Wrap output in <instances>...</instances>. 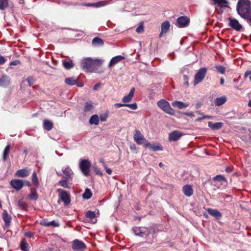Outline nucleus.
<instances>
[{
  "instance_id": "obj_1",
  "label": "nucleus",
  "mask_w": 251,
  "mask_h": 251,
  "mask_svg": "<svg viewBox=\"0 0 251 251\" xmlns=\"http://www.w3.org/2000/svg\"><path fill=\"white\" fill-rule=\"evenodd\" d=\"M238 14L251 24V2L249 0H239L236 5Z\"/></svg>"
},
{
  "instance_id": "obj_2",
  "label": "nucleus",
  "mask_w": 251,
  "mask_h": 251,
  "mask_svg": "<svg viewBox=\"0 0 251 251\" xmlns=\"http://www.w3.org/2000/svg\"><path fill=\"white\" fill-rule=\"evenodd\" d=\"M103 62V60L100 59H93L90 57H87L81 60L80 66L87 72L96 73L97 72L94 68V66H100Z\"/></svg>"
},
{
  "instance_id": "obj_3",
  "label": "nucleus",
  "mask_w": 251,
  "mask_h": 251,
  "mask_svg": "<svg viewBox=\"0 0 251 251\" xmlns=\"http://www.w3.org/2000/svg\"><path fill=\"white\" fill-rule=\"evenodd\" d=\"M157 106L163 111L171 115L175 114V110L171 107L170 103L164 99H161L157 102Z\"/></svg>"
},
{
  "instance_id": "obj_4",
  "label": "nucleus",
  "mask_w": 251,
  "mask_h": 251,
  "mask_svg": "<svg viewBox=\"0 0 251 251\" xmlns=\"http://www.w3.org/2000/svg\"><path fill=\"white\" fill-rule=\"evenodd\" d=\"M133 139L137 145H143L145 147L149 146L148 141L145 138L141 131L138 129H135L134 131Z\"/></svg>"
},
{
  "instance_id": "obj_5",
  "label": "nucleus",
  "mask_w": 251,
  "mask_h": 251,
  "mask_svg": "<svg viewBox=\"0 0 251 251\" xmlns=\"http://www.w3.org/2000/svg\"><path fill=\"white\" fill-rule=\"evenodd\" d=\"M91 163L88 159H82L79 163V168L85 176H89L90 175V168Z\"/></svg>"
},
{
  "instance_id": "obj_6",
  "label": "nucleus",
  "mask_w": 251,
  "mask_h": 251,
  "mask_svg": "<svg viewBox=\"0 0 251 251\" xmlns=\"http://www.w3.org/2000/svg\"><path fill=\"white\" fill-rule=\"evenodd\" d=\"M206 72L207 69L205 68H202L199 70L195 76L194 85H196L203 80L206 75Z\"/></svg>"
},
{
  "instance_id": "obj_7",
  "label": "nucleus",
  "mask_w": 251,
  "mask_h": 251,
  "mask_svg": "<svg viewBox=\"0 0 251 251\" xmlns=\"http://www.w3.org/2000/svg\"><path fill=\"white\" fill-rule=\"evenodd\" d=\"M57 192L59 193V198L63 201L64 205H67L70 203L71 199L69 193L61 189H57Z\"/></svg>"
},
{
  "instance_id": "obj_8",
  "label": "nucleus",
  "mask_w": 251,
  "mask_h": 251,
  "mask_svg": "<svg viewBox=\"0 0 251 251\" xmlns=\"http://www.w3.org/2000/svg\"><path fill=\"white\" fill-rule=\"evenodd\" d=\"M72 248L74 251H84L86 246L83 242L75 239L72 242Z\"/></svg>"
},
{
  "instance_id": "obj_9",
  "label": "nucleus",
  "mask_w": 251,
  "mask_h": 251,
  "mask_svg": "<svg viewBox=\"0 0 251 251\" xmlns=\"http://www.w3.org/2000/svg\"><path fill=\"white\" fill-rule=\"evenodd\" d=\"M229 23L228 25L236 31H240L242 28V25L239 23L238 21L236 19H233L231 17L228 18Z\"/></svg>"
},
{
  "instance_id": "obj_10",
  "label": "nucleus",
  "mask_w": 251,
  "mask_h": 251,
  "mask_svg": "<svg viewBox=\"0 0 251 251\" xmlns=\"http://www.w3.org/2000/svg\"><path fill=\"white\" fill-rule=\"evenodd\" d=\"M183 134L178 130H174L171 132L169 134V140L172 141H176L180 138Z\"/></svg>"
},
{
  "instance_id": "obj_11",
  "label": "nucleus",
  "mask_w": 251,
  "mask_h": 251,
  "mask_svg": "<svg viewBox=\"0 0 251 251\" xmlns=\"http://www.w3.org/2000/svg\"><path fill=\"white\" fill-rule=\"evenodd\" d=\"M189 23V19L186 16H181L177 18L176 25L179 27L187 26Z\"/></svg>"
},
{
  "instance_id": "obj_12",
  "label": "nucleus",
  "mask_w": 251,
  "mask_h": 251,
  "mask_svg": "<svg viewBox=\"0 0 251 251\" xmlns=\"http://www.w3.org/2000/svg\"><path fill=\"white\" fill-rule=\"evenodd\" d=\"M10 185L16 190H20L24 186V182L21 179H14L11 180Z\"/></svg>"
},
{
  "instance_id": "obj_13",
  "label": "nucleus",
  "mask_w": 251,
  "mask_h": 251,
  "mask_svg": "<svg viewBox=\"0 0 251 251\" xmlns=\"http://www.w3.org/2000/svg\"><path fill=\"white\" fill-rule=\"evenodd\" d=\"M11 82L10 78L6 75H3L0 78V86L6 88L9 86Z\"/></svg>"
},
{
  "instance_id": "obj_14",
  "label": "nucleus",
  "mask_w": 251,
  "mask_h": 251,
  "mask_svg": "<svg viewBox=\"0 0 251 251\" xmlns=\"http://www.w3.org/2000/svg\"><path fill=\"white\" fill-rule=\"evenodd\" d=\"M62 171L64 175L63 176V178L67 179L68 180L71 179L73 172L70 167L66 166L62 168Z\"/></svg>"
},
{
  "instance_id": "obj_15",
  "label": "nucleus",
  "mask_w": 251,
  "mask_h": 251,
  "mask_svg": "<svg viewBox=\"0 0 251 251\" xmlns=\"http://www.w3.org/2000/svg\"><path fill=\"white\" fill-rule=\"evenodd\" d=\"M30 172V170L27 168L18 170L16 173V176L20 177H25L27 176Z\"/></svg>"
},
{
  "instance_id": "obj_16",
  "label": "nucleus",
  "mask_w": 251,
  "mask_h": 251,
  "mask_svg": "<svg viewBox=\"0 0 251 251\" xmlns=\"http://www.w3.org/2000/svg\"><path fill=\"white\" fill-rule=\"evenodd\" d=\"M2 218L5 223V226L8 227L11 222V217L8 214L6 210H3Z\"/></svg>"
},
{
  "instance_id": "obj_17",
  "label": "nucleus",
  "mask_w": 251,
  "mask_h": 251,
  "mask_svg": "<svg viewBox=\"0 0 251 251\" xmlns=\"http://www.w3.org/2000/svg\"><path fill=\"white\" fill-rule=\"evenodd\" d=\"M133 232L136 236L143 237L146 234V228L141 227H135L132 229Z\"/></svg>"
},
{
  "instance_id": "obj_18",
  "label": "nucleus",
  "mask_w": 251,
  "mask_h": 251,
  "mask_svg": "<svg viewBox=\"0 0 251 251\" xmlns=\"http://www.w3.org/2000/svg\"><path fill=\"white\" fill-rule=\"evenodd\" d=\"M170 27V23L168 21H166L162 23L161 25V31L159 34V37L162 36L164 33H166L169 30Z\"/></svg>"
},
{
  "instance_id": "obj_19",
  "label": "nucleus",
  "mask_w": 251,
  "mask_h": 251,
  "mask_svg": "<svg viewBox=\"0 0 251 251\" xmlns=\"http://www.w3.org/2000/svg\"><path fill=\"white\" fill-rule=\"evenodd\" d=\"M207 211L210 215H212L217 220H219L222 217L221 213L217 209L208 208Z\"/></svg>"
},
{
  "instance_id": "obj_20",
  "label": "nucleus",
  "mask_w": 251,
  "mask_h": 251,
  "mask_svg": "<svg viewBox=\"0 0 251 251\" xmlns=\"http://www.w3.org/2000/svg\"><path fill=\"white\" fill-rule=\"evenodd\" d=\"M134 92L135 88H132L130 90L129 93L127 95L123 97V98L122 99L123 102L125 103L130 102L133 97Z\"/></svg>"
},
{
  "instance_id": "obj_21",
  "label": "nucleus",
  "mask_w": 251,
  "mask_h": 251,
  "mask_svg": "<svg viewBox=\"0 0 251 251\" xmlns=\"http://www.w3.org/2000/svg\"><path fill=\"white\" fill-rule=\"evenodd\" d=\"M183 192L184 195L187 197L191 196L193 194V190L191 185L187 184L183 187Z\"/></svg>"
},
{
  "instance_id": "obj_22",
  "label": "nucleus",
  "mask_w": 251,
  "mask_h": 251,
  "mask_svg": "<svg viewBox=\"0 0 251 251\" xmlns=\"http://www.w3.org/2000/svg\"><path fill=\"white\" fill-rule=\"evenodd\" d=\"M125 57L122 55H117L116 56L110 60V62L108 65L109 67H111L116 64L119 62L120 61L123 60Z\"/></svg>"
},
{
  "instance_id": "obj_23",
  "label": "nucleus",
  "mask_w": 251,
  "mask_h": 251,
  "mask_svg": "<svg viewBox=\"0 0 251 251\" xmlns=\"http://www.w3.org/2000/svg\"><path fill=\"white\" fill-rule=\"evenodd\" d=\"M223 124L221 122L215 123H213L211 122H208V125L209 127H210L213 130H218L220 129Z\"/></svg>"
},
{
  "instance_id": "obj_24",
  "label": "nucleus",
  "mask_w": 251,
  "mask_h": 251,
  "mask_svg": "<svg viewBox=\"0 0 251 251\" xmlns=\"http://www.w3.org/2000/svg\"><path fill=\"white\" fill-rule=\"evenodd\" d=\"M112 2V0H105L95 2L93 5H95V7L99 8L101 7H104L108 5L109 3Z\"/></svg>"
},
{
  "instance_id": "obj_25",
  "label": "nucleus",
  "mask_w": 251,
  "mask_h": 251,
  "mask_svg": "<svg viewBox=\"0 0 251 251\" xmlns=\"http://www.w3.org/2000/svg\"><path fill=\"white\" fill-rule=\"evenodd\" d=\"M172 104L173 106H176L178 107L179 109H182L183 108L187 107L189 106L188 103H185L180 101L176 100L174 101L172 103Z\"/></svg>"
},
{
  "instance_id": "obj_26",
  "label": "nucleus",
  "mask_w": 251,
  "mask_h": 251,
  "mask_svg": "<svg viewBox=\"0 0 251 251\" xmlns=\"http://www.w3.org/2000/svg\"><path fill=\"white\" fill-rule=\"evenodd\" d=\"M94 105L91 102H86L84 107V112L86 114L92 112Z\"/></svg>"
},
{
  "instance_id": "obj_27",
  "label": "nucleus",
  "mask_w": 251,
  "mask_h": 251,
  "mask_svg": "<svg viewBox=\"0 0 251 251\" xmlns=\"http://www.w3.org/2000/svg\"><path fill=\"white\" fill-rule=\"evenodd\" d=\"M226 101V98L225 96L217 98L214 100L215 104L217 106H220L223 104Z\"/></svg>"
},
{
  "instance_id": "obj_28",
  "label": "nucleus",
  "mask_w": 251,
  "mask_h": 251,
  "mask_svg": "<svg viewBox=\"0 0 251 251\" xmlns=\"http://www.w3.org/2000/svg\"><path fill=\"white\" fill-rule=\"evenodd\" d=\"M20 248L23 251H29V245L25 239H22L21 241Z\"/></svg>"
},
{
  "instance_id": "obj_29",
  "label": "nucleus",
  "mask_w": 251,
  "mask_h": 251,
  "mask_svg": "<svg viewBox=\"0 0 251 251\" xmlns=\"http://www.w3.org/2000/svg\"><path fill=\"white\" fill-rule=\"evenodd\" d=\"M65 82L68 85H75L77 82V79L75 77H67L65 79Z\"/></svg>"
},
{
  "instance_id": "obj_30",
  "label": "nucleus",
  "mask_w": 251,
  "mask_h": 251,
  "mask_svg": "<svg viewBox=\"0 0 251 251\" xmlns=\"http://www.w3.org/2000/svg\"><path fill=\"white\" fill-rule=\"evenodd\" d=\"M92 44L93 46L98 47L102 46L104 43L101 38L95 37L93 39Z\"/></svg>"
},
{
  "instance_id": "obj_31",
  "label": "nucleus",
  "mask_w": 251,
  "mask_h": 251,
  "mask_svg": "<svg viewBox=\"0 0 251 251\" xmlns=\"http://www.w3.org/2000/svg\"><path fill=\"white\" fill-rule=\"evenodd\" d=\"M44 128L48 130H50L53 127V124L52 122L48 120H45L43 122Z\"/></svg>"
},
{
  "instance_id": "obj_32",
  "label": "nucleus",
  "mask_w": 251,
  "mask_h": 251,
  "mask_svg": "<svg viewBox=\"0 0 251 251\" xmlns=\"http://www.w3.org/2000/svg\"><path fill=\"white\" fill-rule=\"evenodd\" d=\"M89 123L90 125H98L99 124V116L96 114L92 115L90 118Z\"/></svg>"
},
{
  "instance_id": "obj_33",
  "label": "nucleus",
  "mask_w": 251,
  "mask_h": 251,
  "mask_svg": "<svg viewBox=\"0 0 251 251\" xmlns=\"http://www.w3.org/2000/svg\"><path fill=\"white\" fill-rule=\"evenodd\" d=\"M148 144H149V146L148 147H145L146 148L149 149L150 150H151L152 151H162V148L158 145H151L149 141Z\"/></svg>"
},
{
  "instance_id": "obj_34",
  "label": "nucleus",
  "mask_w": 251,
  "mask_h": 251,
  "mask_svg": "<svg viewBox=\"0 0 251 251\" xmlns=\"http://www.w3.org/2000/svg\"><path fill=\"white\" fill-rule=\"evenodd\" d=\"M62 64L63 67L66 69H70L74 67V64L72 60H64L62 61Z\"/></svg>"
},
{
  "instance_id": "obj_35",
  "label": "nucleus",
  "mask_w": 251,
  "mask_h": 251,
  "mask_svg": "<svg viewBox=\"0 0 251 251\" xmlns=\"http://www.w3.org/2000/svg\"><path fill=\"white\" fill-rule=\"evenodd\" d=\"M92 196V193L91 190L89 188H86L85 190L84 193L82 195V197L84 199L88 200L91 198Z\"/></svg>"
},
{
  "instance_id": "obj_36",
  "label": "nucleus",
  "mask_w": 251,
  "mask_h": 251,
  "mask_svg": "<svg viewBox=\"0 0 251 251\" xmlns=\"http://www.w3.org/2000/svg\"><path fill=\"white\" fill-rule=\"evenodd\" d=\"M216 71L221 74H224L226 71V68L220 65H217L215 67Z\"/></svg>"
},
{
  "instance_id": "obj_37",
  "label": "nucleus",
  "mask_w": 251,
  "mask_h": 251,
  "mask_svg": "<svg viewBox=\"0 0 251 251\" xmlns=\"http://www.w3.org/2000/svg\"><path fill=\"white\" fill-rule=\"evenodd\" d=\"M32 181L35 186L37 187L39 186V183L38 181V179L36 173L35 171L33 172L32 175Z\"/></svg>"
},
{
  "instance_id": "obj_38",
  "label": "nucleus",
  "mask_w": 251,
  "mask_h": 251,
  "mask_svg": "<svg viewBox=\"0 0 251 251\" xmlns=\"http://www.w3.org/2000/svg\"><path fill=\"white\" fill-rule=\"evenodd\" d=\"M213 179L215 181H217L221 182H226V180L225 177L223 176L220 175L216 176L213 177Z\"/></svg>"
},
{
  "instance_id": "obj_39",
  "label": "nucleus",
  "mask_w": 251,
  "mask_h": 251,
  "mask_svg": "<svg viewBox=\"0 0 251 251\" xmlns=\"http://www.w3.org/2000/svg\"><path fill=\"white\" fill-rule=\"evenodd\" d=\"M8 0H0V10H4L8 7Z\"/></svg>"
},
{
  "instance_id": "obj_40",
  "label": "nucleus",
  "mask_w": 251,
  "mask_h": 251,
  "mask_svg": "<svg viewBox=\"0 0 251 251\" xmlns=\"http://www.w3.org/2000/svg\"><path fill=\"white\" fill-rule=\"evenodd\" d=\"M96 217L95 212L92 211H88L86 214V217L92 221Z\"/></svg>"
},
{
  "instance_id": "obj_41",
  "label": "nucleus",
  "mask_w": 251,
  "mask_h": 251,
  "mask_svg": "<svg viewBox=\"0 0 251 251\" xmlns=\"http://www.w3.org/2000/svg\"><path fill=\"white\" fill-rule=\"evenodd\" d=\"M29 199L33 200H36L38 198V194L35 190H31L29 195Z\"/></svg>"
},
{
  "instance_id": "obj_42",
  "label": "nucleus",
  "mask_w": 251,
  "mask_h": 251,
  "mask_svg": "<svg viewBox=\"0 0 251 251\" xmlns=\"http://www.w3.org/2000/svg\"><path fill=\"white\" fill-rule=\"evenodd\" d=\"M67 180L68 179L66 178L61 179L58 182V184L64 188H69V186L67 182Z\"/></svg>"
},
{
  "instance_id": "obj_43",
  "label": "nucleus",
  "mask_w": 251,
  "mask_h": 251,
  "mask_svg": "<svg viewBox=\"0 0 251 251\" xmlns=\"http://www.w3.org/2000/svg\"><path fill=\"white\" fill-rule=\"evenodd\" d=\"M10 146L7 145L6 146V147L4 149L3 154V160L5 161L6 160V158L7 156L9 154V151H10Z\"/></svg>"
},
{
  "instance_id": "obj_44",
  "label": "nucleus",
  "mask_w": 251,
  "mask_h": 251,
  "mask_svg": "<svg viewBox=\"0 0 251 251\" xmlns=\"http://www.w3.org/2000/svg\"><path fill=\"white\" fill-rule=\"evenodd\" d=\"M18 206L21 209H25L27 206V204L22 200H20L18 201Z\"/></svg>"
},
{
  "instance_id": "obj_45",
  "label": "nucleus",
  "mask_w": 251,
  "mask_h": 251,
  "mask_svg": "<svg viewBox=\"0 0 251 251\" xmlns=\"http://www.w3.org/2000/svg\"><path fill=\"white\" fill-rule=\"evenodd\" d=\"M215 2L217 3L219 6L222 7L224 4H227L226 0H213Z\"/></svg>"
},
{
  "instance_id": "obj_46",
  "label": "nucleus",
  "mask_w": 251,
  "mask_h": 251,
  "mask_svg": "<svg viewBox=\"0 0 251 251\" xmlns=\"http://www.w3.org/2000/svg\"><path fill=\"white\" fill-rule=\"evenodd\" d=\"M136 31L138 33H141L144 31V25L143 23L140 24L139 26L136 29Z\"/></svg>"
},
{
  "instance_id": "obj_47",
  "label": "nucleus",
  "mask_w": 251,
  "mask_h": 251,
  "mask_svg": "<svg viewBox=\"0 0 251 251\" xmlns=\"http://www.w3.org/2000/svg\"><path fill=\"white\" fill-rule=\"evenodd\" d=\"M125 106L128 107L132 110H136L137 108V105L135 102L132 104L125 103Z\"/></svg>"
},
{
  "instance_id": "obj_48",
  "label": "nucleus",
  "mask_w": 251,
  "mask_h": 251,
  "mask_svg": "<svg viewBox=\"0 0 251 251\" xmlns=\"http://www.w3.org/2000/svg\"><path fill=\"white\" fill-rule=\"evenodd\" d=\"M108 117V115L107 113H103L100 116V119L101 122H105L106 121L107 118Z\"/></svg>"
},
{
  "instance_id": "obj_49",
  "label": "nucleus",
  "mask_w": 251,
  "mask_h": 251,
  "mask_svg": "<svg viewBox=\"0 0 251 251\" xmlns=\"http://www.w3.org/2000/svg\"><path fill=\"white\" fill-rule=\"evenodd\" d=\"M183 79L184 81V84L187 86H188L189 85V82H188L189 78H188V77L186 75H183Z\"/></svg>"
},
{
  "instance_id": "obj_50",
  "label": "nucleus",
  "mask_w": 251,
  "mask_h": 251,
  "mask_svg": "<svg viewBox=\"0 0 251 251\" xmlns=\"http://www.w3.org/2000/svg\"><path fill=\"white\" fill-rule=\"evenodd\" d=\"M20 64V61L18 60H15L14 61H12L10 63V66H16Z\"/></svg>"
},
{
  "instance_id": "obj_51",
  "label": "nucleus",
  "mask_w": 251,
  "mask_h": 251,
  "mask_svg": "<svg viewBox=\"0 0 251 251\" xmlns=\"http://www.w3.org/2000/svg\"><path fill=\"white\" fill-rule=\"evenodd\" d=\"M6 61V59H5V58L0 55V65H3Z\"/></svg>"
},
{
  "instance_id": "obj_52",
  "label": "nucleus",
  "mask_w": 251,
  "mask_h": 251,
  "mask_svg": "<svg viewBox=\"0 0 251 251\" xmlns=\"http://www.w3.org/2000/svg\"><path fill=\"white\" fill-rule=\"evenodd\" d=\"M26 81H27L29 86H31L33 84V80L31 77H28L26 79Z\"/></svg>"
},
{
  "instance_id": "obj_53",
  "label": "nucleus",
  "mask_w": 251,
  "mask_h": 251,
  "mask_svg": "<svg viewBox=\"0 0 251 251\" xmlns=\"http://www.w3.org/2000/svg\"><path fill=\"white\" fill-rule=\"evenodd\" d=\"M233 170V167L229 166L226 168L225 171L226 173H231Z\"/></svg>"
},
{
  "instance_id": "obj_54",
  "label": "nucleus",
  "mask_w": 251,
  "mask_h": 251,
  "mask_svg": "<svg viewBox=\"0 0 251 251\" xmlns=\"http://www.w3.org/2000/svg\"><path fill=\"white\" fill-rule=\"evenodd\" d=\"M185 115H186V116H189V117H194V114L193 112H184L183 113Z\"/></svg>"
},
{
  "instance_id": "obj_55",
  "label": "nucleus",
  "mask_w": 251,
  "mask_h": 251,
  "mask_svg": "<svg viewBox=\"0 0 251 251\" xmlns=\"http://www.w3.org/2000/svg\"><path fill=\"white\" fill-rule=\"evenodd\" d=\"M50 226H58L59 224L56 223L55 221H52L50 222Z\"/></svg>"
},
{
  "instance_id": "obj_56",
  "label": "nucleus",
  "mask_w": 251,
  "mask_h": 251,
  "mask_svg": "<svg viewBox=\"0 0 251 251\" xmlns=\"http://www.w3.org/2000/svg\"><path fill=\"white\" fill-rule=\"evenodd\" d=\"M114 106L116 108H120L123 106H125V103L122 104L120 103H116L114 104Z\"/></svg>"
},
{
  "instance_id": "obj_57",
  "label": "nucleus",
  "mask_w": 251,
  "mask_h": 251,
  "mask_svg": "<svg viewBox=\"0 0 251 251\" xmlns=\"http://www.w3.org/2000/svg\"><path fill=\"white\" fill-rule=\"evenodd\" d=\"M25 235L27 237L31 238L32 237L33 235V233L31 232H26L25 233Z\"/></svg>"
},
{
  "instance_id": "obj_58",
  "label": "nucleus",
  "mask_w": 251,
  "mask_h": 251,
  "mask_svg": "<svg viewBox=\"0 0 251 251\" xmlns=\"http://www.w3.org/2000/svg\"><path fill=\"white\" fill-rule=\"evenodd\" d=\"M104 168H105V170H106V172L108 174H109V175L111 174V173H112V170H111L110 168H108L107 167V166H105V167H104Z\"/></svg>"
},
{
  "instance_id": "obj_59",
  "label": "nucleus",
  "mask_w": 251,
  "mask_h": 251,
  "mask_svg": "<svg viewBox=\"0 0 251 251\" xmlns=\"http://www.w3.org/2000/svg\"><path fill=\"white\" fill-rule=\"evenodd\" d=\"M129 147L131 150H135L136 149V146L134 144H131L129 146Z\"/></svg>"
},
{
  "instance_id": "obj_60",
  "label": "nucleus",
  "mask_w": 251,
  "mask_h": 251,
  "mask_svg": "<svg viewBox=\"0 0 251 251\" xmlns=\"http://www.w3.org/2000/svg\"><path fill=\"white\" fill-rule=\"evenodd\" d=\"M100 86V84L99 83L96 84L94 87V90H97Z\"/></svg>"
},
{
  "instance_id": "obj_61",
  "label": "nucleus",
  "mask_w": 251,
  "mask_h": 251,
  "mask_svg": "<svg viewBox=\"0 0 251 251\" xmlns=\"http://www.w3.org/2000/svg\"><path fill=\"white\" fill-rule=\"evenodd\" d=\"M100 162L103 165L104 167L106 166L104 160L103 158L100 159Z\"/></svg>"
},
{
  "instance_id": "obj_62",
  "label": "nucleus",
  "mask_w": 251,
  "mask_h": 251,
  "mask_svg": "<svg viewBox=\"0 0 251 251\" xmlns=\"http://www.w3.org/2000/svg\"><path fill=\"white\" fill-rule=\"evenodd\" d=\"M93 4H94V3H89L86 4L85 5H86L87 6L95 7V5H93Z\"/></svg>"
},
{
  "instance_id": "obj_63",
  "label": "nucleus",
  "mask_w": 251,
  "mask_h": 251,
  "mask_svg": "<svg viewBox=\"0 0 251 251\" xmlns=\"http://www.w3.org/2000/svg\"><path fill=\"white\" fill-rule=\"evenodd\" d=\"M44 226H50V222H45L44 223Z\"/></svg>"
},
{
  "instance_id": "obj_64",
  "label": "nucleus",
  "mask_w": 251,
  "mask_h": 251,
  "mask_svg": "<svg viewBox=\"0 0 251 251\" xmlns=\"http://www.w3.org/2000/svg\"><path fill=\"white\" fill-rule=\"evenodd\" d=\"M224 83V78L222 77L220 79V84L223 85Z\"/></svg>"
}]
</instances>
